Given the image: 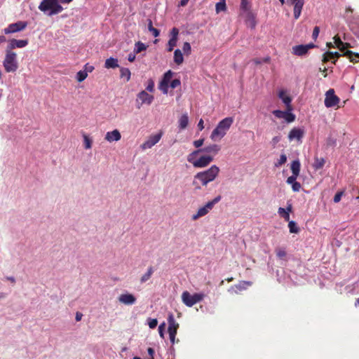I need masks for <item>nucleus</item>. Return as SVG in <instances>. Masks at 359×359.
<instances>
[{"label":"nucleus","mask_w":359,"mask_h":359,"mask_svg":"<svg viewBox=\"0 0 359 359\" xmlns=\"http://www.w3.org/2000/svg\"><path fill=\"white\" fill-rule=\"evenodd\" d=\"M189 123V116L187 114H182L178 120V127L180 130H184Z\"/></svg>","instance_id":"a878e982"},{"label":"nucleus","mask_w":359,"mask_h":359,"mask_svg":"<svg viewBox=\"0 0 359 359\" xmlns=\"http://www.w3.org/2000/svg\"><path fill=\"white\" fill-rule=\"evenodd\" d=\"M121 77L123 79H126V81H128L130 79V71L128 68L122 67L120 69Z\"/></svg>","instance_id":"4c0bfd02"},{"label":"nucleus","mask_w":359,"mask_h":359,"mask_svg":"<svg viewBox=\"0 0 359 359\" xmlns=\"http://www.w3.org/2000/svg\"><path fill=\"white\" fill-rule=\"evenodd\" d=\"M27 26V22L18 21L17 22L10 24L7 27L4 29L3 32L5 34H13L24 30Z\"/></svg>","instance_id":"9d476101"},{"label":"nucleus","mask_w":359,"mask_h":359,"mask_svg":"<svg viewBox=\"0 0 359 359\" xmlns=\"http://www.w3.org/2000/svg\"><path fill=\"white\" fill-rule=\"evenodd\" d=\"M251 285V283L250 282H248V281H243V282H241L239 283L238 285L233 286V287H231L229 290V292H231V293H238V291H241L243 290H245L247 288V287L248 286H250Z\"/></svg>","instance_id":"5701e85b"},{"label":"nucleus","mask_w":359,"mask_h":359,"mask_svg":"<svg viewBox=\"0 0 359 359\" xmlns=\"http://www.w3.org/2000/svg\"><path fill=\"white\" fill-rule=\"evenodd\" d=\"M292 188L294 191H299L301 189V184L299 182L296 181L294 183L292 184Z\"/></svg>","instance_id":"6e6d98bb"},{"label":"nucleus","mask_w":359,"mask_h":359,"mask_svg":"<svg viewBox=\"0 0 359 359\" xmlns=\"http://www.w3.org/2000/svg\"><path fill=\"white\" fill-rule=\"evenodd\" d=\"M291 170L292 175L299 176L300 172V163L298 160L292 161L291 164Z\"/></svg>","instance_id":"2f4dec72"},{"label":"nucleus","mask_w":359,"mask_h":359,"mask_svg":"<svg viewBox=\"0 0 359 359\" xmlns=\"http://www.w3.org/2000/svg\"><path fill=\"white\" fill-rule=\"evenodd\" d=\"M149 32H151L152 35L155 37L159 36L160 34L159 30L156 28L151 29V30Z\"/></svg>","instance_id":"680f3d73"},{"label":"nucleus","mask_w":359,"mask_h":359,"mask_svg":"<svg viewBox=\"0 0 359 359\" xmlns=\"http://www.w3.org/2000/svg\"><path fill=\"white\" fill-rule=\"evenodd\" d=\"M83 70L86 72V74H88L94 70V67L87 63L84 65V69Z\"/></svg>","instance_id":"603ef678"},{"label":"nucleus","mask_w":359,"mask_h":359,"mask_svg":"<svg viewBox=\"0 0 359 359\" xmlns=\"http://www.w3.org/2000/svg\"><path fill=\"white\" fill-rule=\"evenodd\" d=\"M333 40H334V45H333L332 43L330 42V43H327V47H329V48L336 47L340 50L341 47H342L341 46L343 43V41L341 40L340 37L338 35H336L333 37Z\"/></svg>","instance_id":"c85d7f7f"},{"label":"nucleus","mask_w":359,"mask_h":359,"mask_svg":"<svg viewBox=\"0 0 359 359\" xmlns=\"http://www.w3.org/2000/svg\"><path fill=\"white\" fill-rule=\"evenodd\" d=\"M278 97L282 100V102L285 104L286 109L288 111H292V107L291 105V97L287 95V92L285 90H280L278 92Z\"/></svg>","instance_id":"4be33fe9"},{"label":"nucleus","mask_w":359,"mask_h":359,"mask_svg":"<svg viewBox=\"0 0 359 359\" xmlns=\"http://www.w3.org/2000/svg\"><path fill=\"white\" fill-rule=\"evenodd\" d=\"M203 142H204L203 139H199V140L194 141L193 144L195 147L200 148L203 144Z\"/></svg>","instance_id":"864d4df0"},{"label":"nucleus","mask_w":359,"mask_h":359,"mask_svg":"<svg viewBox=\"0 0 359 359\" xmlns=\"http://www.w3.org/2000/svg\"><path fill=\"white\" fill-rule=\"evenodd\" d=\"M313 43H309L306 45H297L292 47V54L297 56H303L306 55L309 50L313 48Z\"/></svg>","instance_id":"dca6fc26"},{"label":"nucleus","mask_w":359,"mask_h":359,"mask_svg":"<svg viewBox=\"0 0 359 359\" xmlns=\"http://www.w3.org/2000/svg\"><path fill=\"white\" fill-rule=\"evenodd\" d=\"M158 324V321L156 318H149L148 319V325L151 329H154Z\"/></svg>","instance_id":"c03bdc74"},{"label":"nucleus","mask_w":359,"mask_h":359,"mask_svg":"<svg viewBox=\"0 0 359 359\" xmlns=\"http://www.w3.org/2000/svg\"><path fill=\"white\" fill-rule=\"evenodd\" d=\"M278 213L279 214V215L283 217L285 221L288 222L290 221V214L287 213L285 210V208H279L278 210Z\"/></svg>","instance_id":"58836bf2"},{"label":"nucleus","mask_w":359,"mask_h":359,"mask_svg":"<svg viewBox=\"0 0 359 359\" xmlns=\"http://www.w3.org/2000/svg\"><path fill=\"white\" fill-rule=\"evenodd\" d=\"M153 273H154V269H153V268H152L151 266L149 267V268L147 269V272H146L145 273H144V274L141 276V278H140V283H146L147 280H149L151 278V276H152Z\"/></svg>","instance_id":"7c9ffc66"},{"label":"nucleus","mask_w":359,"mask_h":359,"mask_svg":"<svg viewBox=\"0 0 359 359\" xmlns=\"http://www.w3.org/2000/svg\"><path fill=\"white\" fill-rule=\"evenodd\" d=\"M297 177L298 176L297 175H292L287 179V183L292 185L293 183L296 182Z\"/></svg>","instance_id":"5fc2aeb1"},{"label":"nucleus","mask_w":359,"mask_h":359,"mask_svg":"<svg viewBox=\"0 0 359 359\" xmlns=\"http://www.w3.org/2000/svg\"><path fill=\"white\" fill-rule=\"evenodd\" d=\"M219 172V167L212 165L209 169L196 173L194 177L193 184L196 189H201V186L205 187L217 178Z\"/></svg>","instance_id":"f257e3e1"},{"label":"nucleus","mask_w":359,"mask_h":359,"mask_svg":"<svg viewBox=\"0 0 359 359\" xmlns=\"http://www.w3.org/2000/svg\"><path fill=\"white\" fill-rule=\"evenodd\" d=\"M339 102V98L334 94V89L328 90L325 93V105L327 107H335Z\"/></svg>","instance_id":"9b49d317"},{"label":"nucleus","mask_w":359,"mask_h":359,"mask_svg":"<svg viewBox=\"0 0 359 359\" xmlns=\"http://www.w3.org/2000/svg\"><path fill=\"white\" fill-rule=\"evenodd\" d=\"M285 210L287 212V213H290L292 210V206L291 204H288V205L287 206L286 208H285Z\"/></svg>","instance_id":"338daca9"},{"label":"nucleus","mask_w":359,"mask_h":359,"mask_svg":"<svg viewBox=\"0 0 359 359\" xmlns=\"http://www.w3.org/2000/svg\"><path fill=\"white\" fill-rule=\"evenodd\" d=\"M6 279L9 280L12 283H15V278L13 276H7V277H6Z\"/></svg>","instance_id":"774afa93"},{"label":"nucleus","mask_w":359,"mask_h":359,"mask_svg":"<svg viewBox=\"0 0 359 359\" xmlns=\"http://www.w3.org/2000/svg\"><path fill=\"white\" fill-rule=\"evenodd\" d=\"M154 97L152 95L149 94L145 90L140 91L136 99V105L137 109H140L143 104L150 105Z\"/></svg>","instance_id":"1a4fd4ad"},{"label":"nucleus","mask_w":359,"mask_h":359,"mask_svg":"<svg viewBox=\"0 0 359 359\" xmlns=\"http://www.w3.org/2000/svg\"><path fill=\"white\" fill-rule=\"evenodd\" d=\"M221 147L218 144H212L208 146L205 147L202 149H198V150H201V152L206 153V155H212L213 157L217 155L220 151Z\"/></svg>","instance_id":"412c9836"},{"label":"nucleus","mask_w":359,"mask_h":359,"mask_svg":"<svg viewBox=\"0 0 359 359\" xmlns=\"http://www.w3.org/2000/svg\"><path fill=\"white\" fill-rule=\"evenodd\" d=\"M181 84V81L180 79H175L174 80H172L171 82H170V86L172 88H175L178 86H180Z\"/></svg>","instance_id":"8fccbe9b"},{"label":"nucleus","mask_w":359,"mask_h":359,"mask_svg":"<svg viewBox=\"0 0 359 359\" xmlns=\"http://www.w3.org/2000/svg\"><path fill=\"white\" fill-rule=\"evenodd\" d=\"M291 111L287 109L286 111L274 110L273 114L278 118L284 119L287 123H292L295 120V115Z\"/></svg>","instance_id":"f8f14e48"},{"label":"nucleus","mask_w":359,"mask_h":359,"mask_svg":"<svg viewBox=\"0 0 359 359\" xmlns=\"http://www.w3.org/2000/svg\"><path fill=\"white\" fill-rule=\"evenodd\" d=\"M168 83H164L161 82L159 86V89L164 93H168Z\"/></svg>","instance_id":"09e8293b"},{"label":"nucleus","mask_w":359,"mask_h":359,"mask_svg":"<svg viewBox=\"0 0 359 359\" xmlns=\"http://www.w3.org/2000/svg\"><path fill=\"white\" fill-rule=\"evenodd\" d=\"M344 191H338L334 196V198H333L334 202L336 203H339L341 201V198L342 196L344 195Z\"/></svg>","instance_id":"a18cd8bd"},{"label":"nucleus","mask_w":359,"mask_h":359,"mask_svg":"<svg viewBox=\"0 0 359 359\" xmlns=\"http://www.w3.org/2000/svg\"><path fill=\"white\" fill-rule=\"evenodd\" d=\"M200 153H201V150H195L190 153L187 158V161L196 168H205L213 161V156L212 155L205 154L197 158Z\"/></svg>","instance_id":"f03ea898"},{"label":"nucleus","mask_w":359,"mask_h":359,"mask_svg":"<svg viewBox=\"0 0 359 359\" xmlns=\"http://www.w3.org/2000/svg\"><path fill=\"white\" fill-rule=\"evenodd\" d=\"M179 30L176 27H173L170 33V39L167 44V50L171 52L174 47L176 46L178 40Z\"/></svg>","instance_id":"4468645a"},{"label":"nucleus","mask_w":359,"mask_h":359,"mask_svg":"<svg viewBox=\"0 0 359 359\" xmlns=\"http://www.w3.org/2000/svg\"><path fill=\"white\" fill-rule=\"evenodd\" d=\"M292 4H294V17L295 19H298L301 15L304 1L299 0L298 1L292 2Z\"/></svg>","instance_id":"393cba45"},{"label":"nucleus","mask_w":359,"mask_h":359,"mask_svg":"<svg viewBox=\"0 0 359 359\" xmlns=\"http://www.w3.org/2000/svg\"><path fill=\"white\" fill-rule=\"evenodd\" d=\"M3 66L6 72H15L18 68L17 54L11 50H6Z\"/></svg>","instance_id":"39448f33"},{"label":"nucleus","mask_w":359,"mask_h":359,"mask_svg":"<svg viewBox=\"0 0 359 359\" xmlns=\"http://www.w3.org/2000/svg\"><path fill=\"white\" fill-rule=\"evenodd\" d=\"M121 139V135L118 130L107 132L104 140L108 142H118Z\"/></svg>","instance_id":"aec40b11"},{"label":"nucleus","mask_w":359,"mask_h":359,"mask_svg":"<svg viewBox=\"0 0 359 359\" xmlns=\"http://www.w3.org/2000/svg\"><path fill=\"white\" fill-rule=\"evenodd\" d=\"M243 15H245V18H246V20H247V22L248 23V25L252 27V28H254L255 27H252V19H250V18H248L247 16V13H244Z\"/></svg>","instance_id":"69168bd1"},{"label":"nucleus","mask_w":359,"mask_h":359,"mask_svg":"<svg viewBox=\"0 0 359 359\" xmlns=\"http://www.w3.org/2000/svg\"><path fill=\"white\" fill-rule=\"evenodd\" d=\"M240 8L243 12V14L247 13V16L252 19V27H255L256 22L255 20V16L251 12V3L250 0H241Z\"/></svg>","instance_id":"ddd939ff"},{"label":"nucleus","mask_w":359,"mask_h":359,"mask_svg":"<svg viewBox=\"0 0 359 359\" xmlns=\"http://www.w3.org/2000/svg\"><path fill=\"white\" fill-rule=\"evenodd\" d=\"M83 139L84 148L86 149H91L92 143H93L92 139L86 134L83 135Z\"/></svg>","instance_id":"c9c22d12"},{"label":"nucleus","mask_w":359,"mask_h":359,"mask_svg":"<svg viewBox=\"0 0 359 359\" xmlns=\"http://www.w3.org/2000/svg\"><path fill=\"white\" fill-rule=\"evenodd\" d=\"M173 75V72L171 70H168L164 74L163 80L161 81L164 83H169Z\"/></svg>","instance_id":"ea45409f"},{"label":"nucleus","mask_w":359,"mask_h":359,"mask_svg":"<svg viewBox=\"0 0 359 359\" xmlns=\"http://www.w3.org/2000/svg\"><path fill=\"white\" fill-rule=\"evenodd\" d=\"M342 46V47H341L340 50H341V51H342V52H344V53L345 51H346V49H347V48H351V44H350V43H344V42H343V43H342V46Z\"/></svg>","instance_id":"13d9d810"},{"label":"nucleus","mask_w":359,"mask_h":359,"mask_svg":"<svg viewBox=\"0 0 359 359\" xmlns=\"http://www.w3.org/2000/svg\"><path fill=\"white\" fill-rule=\"evenodd\" d=\"M39 9L48 16H53L61 13L64 8L58 0H42L39 5Z\"/></svg>","instance_id":"20e7f679"},{"label":"nucleus","mask_w":359,"mask_h":359,"mask_svg":"<svg viewBox=\"0 0 359 359\" xmlns=\"http://www.w3.org/2000/svg\"><path fill=\"white\" fill-rule=\"evenodd\" d=\"M118 302L124 305H133L136 302V297L130 293H123L118 297Z\"/></svg>","instance_id":"a211bd4d"},{"label":"nucleus","mask_w":359,"mask_h":359,"mask_svg":"<svg viewBox=\"0 0 359 359\" xmlns=\"http://www.w3.org/2000/svg\"><path fill=\"white\" fill-rule=\"evenodd\" d=\"M287 161V156L285 154H281L280 156V158L277 163H276V166H280L283 164H284Z\"/></svg>","instance_id":"49530a36"},{"label":"nucleus","mask_w":359,"mask_h":359,"mask_svg":"<svg viewBox=\"0 0 359 359\" xmlns=\"http://www.w3.org/2000/svg\"><path fill=\"white\" fill-rule=\"evenodd\" d=\"M226 10V5L225 0H219L215 5V11L217 13H219L222 11H225Z\"/></svg>","instance_id":"72a5a7b5"},{"label":"nucleus","mask_w":359,"mask_h":359,"mask_svg":"<svg viewBox=\"0 0 359 359\" xmlns=\"http://www.w3.org/2000/svg\"><path fill=\"white\" fill-rule=\"evenodd\" d=\"M205 295L203 293L191 294L188 291H184L182 294V301L187 306L191 307L202 301Z\"/></svg>","instance_id":"0eeeda50"},{"label":"nucleus","mask_w":359,"mask_h":359,"mask_svg":"<svg viewBox=\"0 0 359 359\" xmlns=\"http://www.w3.org/2000/svg\"><path fill=\"white\" fill-rule=\"evenodd\" d=\"M319 32H320L319 27H315L313 29V34H312V36L314 39H316L318 37Z\"/></svg>","instance_id":"4d7b16f0"},{"label":"nucleus","mask_w":359,"mask_h":359,"mask_svg":"<svg viewBox=\"0 0 359 359\" xmlns=\"http://www.w3.org/2000/svg\"><path fill=\"white\" fill-rule=\"evenodd\" d=\"M118 67V60L114 57H109L106 60L104 63V67L107 69H114Z\"/></svg>","instance_id":"bb28decb"},{"label":"nucleus","mask_w":359,"mask_h":359,"mask_svg":"<svg viewBox=\"0 0 359 359\" xmlns=\"http://www.w3.org/2000/svg\"><path fill=\"white\" fill-rule=\"evenodd\" d=\"M304 135V130L301 128H293L288 134L290 141L297 140L302 142V140Z\"/></svg>","instance_id":"2eb2a0df"},{"label":"nucleus","mask_w":359,"mask_h":359,"mask_svg":"<svg viewBox=\"0 0 359 359\" xmlns=\"http://www.w3.org/2000/svg\"><path fill=\"white\" fill-rule=\"evenodd\" d=\"M168 331L169 333L170 340L172 344L175 342V337L179 328V323H177L174 318V315L172 313L168 314Z\"/></svg>","instance_id":"6e6552de"},{"label":"nucleus","mask_w":359,"mask_h":359,"mask_svg":"<svg viewBox=\"0 0 359 359\" xmlns=\"http://www.w3.org/2000/svg\"><path fill=\"white\" fill-rule=\"evenodd\" d=\"M340 56L341 54L338 52L327 51L323 55V61L325 62L332 60L333 63H335L336 60Z\"/></svg>","instance_id":"b1692460"},{"label":"nucleus","mask_w":359,"mask_h":359,"mask_svg":"<svg viewBox=\"0 0 359 359\" xmlns=\"http://www.w3.org/2000/svg\"><path fill=\"white\" fill-rule=\"evenodd\" d=\"M88 76V74H86V72H84L83 70H80L77 72L76 79L79 82H82L84 81Z\"/></svg>","instance_id":"a19ab883"},{"label":"nucleus","mask_w":359,"mask_h":359,"mask_svg":"<svg viewBox=\"0 0 359 359\" xmlns=\"http://www.w3.org/2000/svg\"><path fill=\"white\" fill-rule=\"evenodd\" d=\"M197 127L200 131H201L204 129V122L202 118L199 120Z\"/></svg>","instance_id":"bf43d9fd"},{"label":"nucleus","mask_w":359,"mask_h":359,"mask_svg":"<svg viewBox=\"0 0 359 359\" xmlns=\"http://www.w3.org/2000/svg\"><path fill=\"white\" fill-rule=\"evenodd\" d=\"M165 323H163L158 327V333L161 337L164 338V330H165Z\"/></svg>","instance_id":"3c124183"},{"label":"nucleus","mask_w":359,"mask_h":359,"mask_svg":"<svg viewBox=\"0 0 359 359\" xmlns=\"http://www.w3.org/2000/svg\"><path fill=\"white\" fill-rule=\"evenodd\" d=\"M136 54H137V53H135V52H134V51H133V53H130V54L128 55V61H130V62H134V61H135V57H136V56H135V55H136Z\"/></svg>","instance_id":"052dcab7"},{"label":"nucleus","mask_w":359,"mask_h":359,"mask_svg":"<svg viewBox=\"0 0 359 359\" xmlns=\"http://www.w3.org/2000/svg\"><path fill=\"white\" fill-rule=\"evenodd\" d=\"M184 61V57L182 51L180 49H176L174 52V62L180 65Z\"/></svg>","instance_id":"cd10ccee"},{"label":"nucleus","mask_w":359,"mask_h":359,"mask_svg":"<svg viewBox=\"0 0 359 359\" xmlns=\"http://www.w3.org/2000/svg\"><path fill=\"white\" fill-rule=\"evenodd\" d=\"M233 122L232 117H226L220 121L210 135L212 141H219L226 134Z\"/></svg>","instance_id":"7ed1b4c3"},{"label":"nucleus","mask_w":359,"mask_h":359,"mask_svg":"<svg viewBox=\"0 0 359 359\" xmlns=\"http://www.w3.org/2000/svg\"><path fill=\"white\" fill-rule=\"evenodd\" d=\"M28 44V40H18L15 39H11L6 50H11L15 48H22L25 47Z\"/></svg>","instance_id":"6ab92c4d"},{"label":"nucleus","mask_w":359,"mask_h":359,"mask_svg":"<svg viewBox=\"0 0 359 359\" xmlns=\"http://www.w3.org/2000/svg\"><path fill=\"white\" fill-rule=\"evenodd\" d=\"M325 161L323 158L316 157L313 164V168L316 170L321 169L325 165Z\"/></svg>","instance_id":"473e14b6"},{"label":"nucleus","mask_w":359,"mask_h":359,"mask_svg":"<svg viewBox=\"0 0 359 359\" xmlns=\"http://www.w3.org/2000/svg\"><path fill=\"white\" fill-rule=\"evenodd\" d=\"M147 352L150 356L149 359H154V350L152 348H149Z\"/></svg>","instance_id":"e2e57ef3"},{"label":"nucleus","mask_w":359,"mask_h":359,"mask_svg":"<svg viewBox=\"0 0 359 359\" xmlns=\"http://www.w3.org/2000/svg\"><path fill=\"white\" fill-rule=\"evenodd\" d=\"M82 317H83V314L81 313H80V312H77L76 313L75 319L78 322V321H80L81 320Z\"/></svg>","instance_id":"0e129e2a"},{"label":"nucleus","mask_w":359,"mask_h":359,"mask_svg":"<svg viewBox=\"0 0 359 359\" xmlns=\"http://www.w3.org/2000/svg\"><path fill=\"white\" fill-rule=\"evenodd\" d=\"M161 137V134H156L154 135L150 136L147 140H146L143 144L140 145V148L142 150H146L148 149L154 147L156 144H157Z\"/></svg>","instance_id":"f3484780"},{"label":"nucleus","mask_w":359,"mask_h":359,"mask_svg":"<svg viewBox=\"0 0 359 359\" xmlns=\"http://www.w3.org/2000/svg\"><path fill=\"white\" fill-rule=\"evenodd\" d=\"M147 45H145L144 43H143L141 41H137L135 44V48H134L133 51L135 52V53L137 54V53H141L143 50H145L147 49Z\"/></svg>","instance_id":"f704fd0d"},{"label":"nucleus","mask_w":359,"mask_h":359,"mask_svg":"<svg viewBox=\"0 0 359 359\" xmlns=\"http://www.w3.org/2000/svg\"><path fill=\"white\" fill-rule=\"evenodd\" d=\"M276 255L280 258V259H283L284 257H286V251L284 248H277L276 250Z\"/></svg>","instance_id":"79ce46f5"},{"label":"nucleus","mask_w":359,"mask_h":359,"mask_svg":"<svg viewBox=\"0 0 359 359\" xmlns=\"http://www.w3.org/2000/svg\"><path fill=\"white\" fill-rule=\"evenodd\" d=\"M146 90L150 93H152L154 90V82L151 79L148 81Z\"/></svg>","instance_id":"de8ad7c7"},{"label":"nucleus","mask_w":359,"mask_h":359,"mask_svg":"<svg viewBox=\"0 0 359 359\" xmlns=\"http://www.w3.org/2000/svg\"><path fill=\"white\" fill-rule=\"evenodd\" d=\"M344 55L346 56L351 62H357L359 60V54L353 53L351 50H346L343 53Z\"/></svg>","instance_id":"c756f323"},{"label":"nucleus","mask_w":359,"mask_h":359,"mask_svg":"<svg viewBox=\"0 0 359 359\" xmlns=\"http://www.w3.org/2000/svg\"><path fill=\"white\" fill-rule=\"evenodd\" d=\"M221 199V197L217 196L212 201L208 202L205 205L198 208L197 212L192 215L191 219L193 221L198 220L199 218L205 216L213 208L214 205L217 203Z\"/></svg>","instance_id":"423d86ee"},{"label":"nucleus","mask_w":359,"mask_h":359,"mask_svg":"<svg viewBox=\"0 0 359 359\" xmlns=\"http://www.w3.org/2000/svg\"><path fill=\"white\" fill-rule=\"evenodd\" d=\"M288 228L291 233H297L299 231V228L297 226V223L294 221H288Z\"/></svg>","instance_id":"e433bc0d"},{"label":"nucleus","mask_w":359,"mask_h":359,"mask_svg":"<svg viewBox=\"0 0 359 359\" xmlns=\"http://www.w3.org/2000/svg\"><path fill=\"white\" fill-rule=\"evenodd\" d=\"M182 50L184 54L189 55L191 53V48L189 42H184L183 44Z\"/></svg>","instance_id":"37998d69"}]
</instances>
